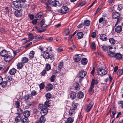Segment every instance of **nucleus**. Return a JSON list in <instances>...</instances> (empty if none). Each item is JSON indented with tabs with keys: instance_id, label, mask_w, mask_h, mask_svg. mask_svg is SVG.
I'll list each match as a JSON object with an SVG mask.
<instances>
[{
	"instance_id": "nucleus-1",
	"label": "nucleus",
	"mask_w": 123,
	"mask_h": 123,
	"mask_svg": "<svg viewBox=\"0 0 123 123\" xmlns=\"http://www.w3.org/2000/svg\"><path fill=\"white\" fill-rule=\"evenodd\" d=\"M98 74L101 76H103L107 74V71L106 68L105 67L99 68L97 69Z\"/></svg>"
},
{
	"instance_id": "nucleus-2",
	"label": "nucleus",
	"mask_w": 123,
	"mask_h": 123,
	"mask_svg": "<svg viewBox=\"0 0 123 123\" xmlns=\"http://www.w3.org/2000/svg\"><path fill=\"white\" fill-rule=\"evenodd\" d=\"M115 51H110L108 53L109 56L111 57H114L116 59L119 60L122 58V55L119 53H114Z\"/></svg>"
},
{
	"instance_id": "nucleus-3",
	"label": "nucleus",
	"mask_w": 123,
	"mask_h": 123,
	"mask_svg": "<svg viewBox=\"0 0 123 123\" xmlns=\"http://www.w3.org/2000/svg\"><path fill=\"white\" fill-rule=\"evenodd\" d=\"M98 83V81L94 79L92 80L89 89V93L92 94L94 92V90L93 89L94 85H97Z\"/></svg>"
},
{
	"instance_id": "nucleus-4",
	"label": "nucleus",
	"mask_w": 123,
	"mask_h": 123,
	"mask_svg": "<svg viewBox=\"0 0 123 123\" xmlns=\"http://www.w3.org/2000/svg\"><path fill=\"white\" fill-rule=\"evenodd\" d=\"M11 7L14 9H18L21 7V4L17 1H13L12 3Z\"/></svg>"
},
{
	"instance_id": "nucleus-5",
	"label": "nucleus",
	"mask_w": 123,
	"mask_h": 123,
	"mask_svg": "<svg viewBox=\"0 0 123 123\" xmlns=\"http://www.w3.org/2000/svg\"><path fill=\"white\" fill-rule=\"evenodd\" d=\"M25 12L22 9L17 10L15 11V15L17 17H19L24 15Z\"/></svg>"
},
{
	"instance_id": "nucleus-6",
	"label": "nucleus",
	"mask_w": 123,
	"mask_h": 123,
	"mask_svg": "<svg viewBox=\"0 0 123 123\" xmlns=\"http://www.w3.org/2000/svg\"><path fill=\"white\" fill-rule=\"evenodd\" d=\"M93 105V103L92 101L88 105H85L84 106V109L85 111L87 112L89 111L92 108Z\"/></svg>"
},
{
	"instance_id": "nucleus-7",
	"label": "nucleus",
	"mask_w": 123,
	"mask_h": 123,
	"mask_svg": "<svg viewBox=\"0 0 123 123\" xmlns=\"http://www.w3.org/2000/svg\"><path fill=\"white\" fill-rule=\"evenodd\" d=\"M68 11V8L66 6H63L62 7L61 9H58L57 10V12L59 13L65 14L67 13Z\"/></svg>"
},
{
	"instance_id": "nucleus-8",
	"label": "nucleus",
	"mask_w": 123,
	"mask_h": 123,
	"mask_svg": "<svg viewBox=\"0 0 123 123\" xmlns=\"http://www.w3.org/2000/svg\"><path fill=\"white\" fill-rule=\"evenodd\" d=\"M111 108L107 115L109 114H110L111 118H114V115L116 114V111L114 108H112V111H111Z\"/></svg>"
},
{
	"instance_id": "nucleus-9",
	"label": "nucleus",
	"mask_w": 123,
	"mask_h": 123,
	"mask_svg": "<svg viewBox=\"0 0 123 123\" xmlns=\"http://www.w3.org/2000/svg\"><path fill=\"white\" fill-rule=\"evenodd\" d=\"M112 15L113 18L114 19H121L120 18V14L119 12H114L112 13Z\"/></svg>"
},
{
	"instance_id": "nucleus-10",
	"label": "nucleus",
	"mask_w": 123,
	"mask_h": 123,
	"mask_svg": "<svg viewBox=\"0 0 123 123\" xmlns=\"http://www.w3.org/2000/svg\"><path fill=\"white\" fill-rule=\"evenodd\" d=\"M81 56V55L80 54L75 55L74 57V60L75 62H78L80 60Z\"/></svg>"
},
{
	"instance_id": "nucleus-11",
	"label": "nucleus",
	"mask_w": 123,
	"mask_h": 123,
	"mask_svg": "<svg viewBox=\"0 0 123 123\" xmlns=\"http://www.w3.org/2000/svg\"><path fill=\"white\" fill-rule=\"evenodd\" d=\"M100 47H101L103 50L105 51H107L109 49H112V47L110 46H107L105 45H101Z\"/></svg>"
},
{
	"instance_id": "nucleus-12",
	"label": "nucleus",
	"mask_w": 123,
	"mask_h": 123,
	"mask_svg": "<svg viewBox=\"0 0 123 123\" xmlns=\"http://www.w3.org/2000/svg\"><path fill=\"white\" fill-rule=\"evenodd\" d=\"M43 57L45 59H48L49 58V54L48 52L44 51L42 54Z\"/></svg>"
},
{
	"instance_id": "nucleus-13",
	"label": "nucleus",
	"mask_w": 123,
	"mask_h": 123,
	"mask_svg": "<svg viewBox=\"0 0 123 123\" xmlns=\"http://www.w3.org/2000/svg\"><path fill=\"white\" fill-rule=\"evenodd\" d=\"M86 72L84 71L81 70L79 73V75L80 78H82L85 77L86 74Z\"/></svg>"
},
{
	"instance_id": "nucleus-14",
	"label": "nucleus",
	"mask_w": 123,
	"mask_h": 123,
	"mask_svg": "<svg viewBox=\"0 0 123 123\" xmlns=\"http://www.w3.org/2000/svg\"><path fill=\"white\" fill-rule=\"evenodd\" d=\"M13 57V56H10L9 55H7L5 57V61L6 62H9L11 61L12 60V57Z\"/></svg>"
},
{
	"instance_id": "nucleus-15",
	"label": "nucleus",
	"mask_w": 123,
	"mask_h": 123,
	"mask_svg": "<svg viewBox=\"0 0 123 123\" xmlns=\"http://www.w3.org/2000/svg\"><path fill=\"white\" fill-rule=\"evenodd\" d=\"M48 112L47 109L46 108H44L42 109L40 113L42 116H44Z\"/></svg>"
},
{
	"instance_id": "nucleus-16",
	"label": "nucleus",
	"mask_w": 123,
	"mask_h": 123,
	"mask_svg": "<svg viewBox=\"0 0 123 123\" xmlns=\"http://www.w3.org/2000/svg\"><path fill=\"white\" fill-rule=\"evenodd\" d=\"M99 23H102L103 24L105 25L107 21L105 18L101 17L99 19Z\"/></svg>"
},
{
	"instance_id": "nucleus-17",
	"label": "nucleus",
	"mask_w": 123,
	"mask_h": 123,
	"mask_svg": "<svg viewBox=\"0 0 123 123\" xmlns=\"http://www.w3.org/2000/svg\"><path fill=\"white\" fill-rule=\"evenodd\" d=\"M100 38L102 40L106 41L107 39L106 36L105 34H101L100 36Z\"/></svg>"
},
{
	"instance_id": "nucleus-18",
	"label": "nucleus",
	"mask_w": 123,
	"mask_h": 123,
	"mask_svg": "<svg viewBox=\"0 0 123 123\" xmlns=\"http://www.w3.org/2000/svg\"><path fill=\"white\" fill-rule=\"evenodd\" d=\"M76 96V93L74 92H71L70 94V97L72 100L74 99Z\"/></svg>"
},
{
	"instance_id": "nucleus-19",
	"label": "nucleus",
	"mask_w": 123,
	"mask_h": 123,
	"mask_svg": "<svg viewBox=\"0 0 123 123\" xmlns=\"http://www.w3.org/2000/svg\"><path fill=\"white\" fill-rule=\"evenodd\" d=\"M59 2L58 1H54L52 2L51 5L52 6L56 7L58 6Z\"/></svg>"
},
{
	"instance_id": "nucleus-20",
	"label": "nucleus",
	"mask_w": 123,
	"mask_h": 123,
	"mask_svg": "<svg viewBox=\"0 0 123 123\" xmlns=\"http://www.w3.org/2000/svg\"><path fill=\"white\" fill-rule=\"evenodd\" d=\"M30 115V112L29 111H25L23 113L24 116L26 117H27L29 116Z\"/></svg>"
},
{
	"instance_id": "nucleus-21",
	"label": "nucleus",
	"mask_w": 123,
	"mask_h": 123,
	"mask_svg": "<svg viewBox=\"0 0 123 123\" xmlns=\"http://www.w3.org/2000/svg\"><path fill=\"white\" fill-rule=\"evenodd\" d=\"M45 22V20L44 19H42L41 21L40 24L41 25V27L42 29H43V27L46 28V25L44 24Z\"/></svg>"
},
{
	"instance_id": "nucleus-22",
	"label": "nucleus",
	"mask_w": 123,
	"mask_h": 123,
	"mask_svg": "<svg viewBox=\"0 0 123 123\" xmlns=\"http://www.w3.org/2000/svg\"><path fill=\"white\" fill-rule=\"evenodd\" d=\"M87 60L86 58H82L81 61V64L83 65H86L87 64Z\"/></svg>"
},
{
	"instance_id": "nucleus-23",
	"label": "nucleus",
	"mask_w": 123,
	"mask_h": 123,
	"mask_svg": "<svg viewBox=\"0 0 123 123\" xmlns=\"http://www.w3.org/2000/svg\"><path fill=\"white\" fill-rule=\"evenodd\" d=\"M35 28L36 30L38 32H42L44 31L46 29V28L44 27L43 29H42V30H41L38 27H35Z\"/></svg>"
},
{
	"instance_id": "nucleus-24",
	"label": "nucleus",
	"mask_w": 123,
	"mask_h": 123,
	"mask_svg": "<svg viewBox=\"0 0 123 123\" xmlns=\"http://www.w3.org/2000/svg\"><path fill=\"white\" fill-rule=\"evenodd\" d=\"M7 54V52L5 50H3L0 53V54L1 56L5 57Z\"/></svg>"
},
{
	"instance_id": "nucleus-25",
	"label": "nucleus",
	"mask_w": 123,
	"mask_h": 123,
	"mask_svg": "<svg viewBox=\"0 0 123 123\" xmlns=\"http://www.w3.org/2000/svg\"><path fill=\"white\" fill-rule=\"evenodd\" d=\"M46 120L45 117L43 116L40 117L39 119V122L41 123H44Z\"/></svg>"
},
{
	"instance_id": "nucleus-26",
	"label": "nucleus",
	"mask_w": 123,
	"mask_h": 123,
	"mask_svg": "<svg viewBox=\"0 0 123 123\" xmlns=\"http://www.w3.org/2000/svg\"><path fill=\"white\" fill-rule=\"evenodd\" d=\"M78 97L79 98H82L84 96V94L83 92L81 91L79 92L77 94Z\"/></svg>"
},
{
	"instance_id": "nucleus-27",
	"label": "nucleus",
	"mask_w": 123,
	"mask_h": 123,
	"mask_svg": "<svg viewBox=\"0 0 123 123\" xmlns=\"http://www.w3.org/2000/svg\"><path fill=\"white\" fill-rule=\"evenodd\" d=\"M21 117L20 115L18 116L15 119V121L16 123H18L20 122L21 119Z\"/></svg>"
},
{
	"instance_id": "nucleus-28",
	"label": "nucleus",
	"mask_w": 123,
	"mask_h": 123,
	"mask_svg": "<svg viewBox=\"0 0 123 123\" xmlns=\"http://www.w3.org/2000/svg\"><path fill=\"white\" fill-rule=\"evenodd\" d=\"M43 15V13L42 12H40L37 14L36 17L37 19L39 20L40 19L41 16Z\"/></svg>"
},
{
	"instance_id": "nucleus-29",
	"label": "nucleus",
	"mask_w": 123,
	"mask_h": 123,
	"mask_svg": "<svg viewBox=\"0 0 123 123\" xmlns=\"http://www.w3.org/2000/svg\"><path fill=\"white\" fill-rule=\"evenodd\" d=\"M53 86L51 84H49L47 85L46 87V89L47 91H50L53 88Z\"/></svg>"
},
{
	"instance_id": "nucleus-30",
	"label": "nucleus",
	"mask_w": 123,
	"mask_h": 123,
	"mask_svg": "<svg viewBox=\"0 0 123 123\" xmlns=\"http://www.w3.org/2000/svg\"><path fill=\"white\" fill-rule=\"evenodd\" d=\"M122 30V27L121 26H118L115 29V31L116 32L119 33Z\"/></svg>"
},
{
	"instance_id": "nucleus-31",
	"label": "nucleus",
	"mask_w": 123,
	"mask_h": 123,
	"mask_svg": "<svg viewBox=\"0 0 123 123\" xmlns=\"http://www.w3.org/2000/svg\"><path fill=\"white\" fill-rule=\"evenodd\" d=\"M16 72V69L14 68H13L11 69L9 71L10 74L12 75L14 74Z\"/></svg>"
},
{
	"instance_id": "nucleus-32",
	"label": "nucleus",
	"mask_w": 123,
	"mask_h": 123,
	"mask_svg": "<svg viewBox=\"0 0 123 123\" xmlns=\"http://www.w3.org/2000/svg\"><path fill=\"white\" fill-rule=\"evenodd\" d=\"M35 38L36 39L35 41H33L34 43H35L40 40L42 39V37L40 35H38L35 37Z\"/></svg>"
},
{
	"instance_id": "nucleus-33",
	"label": "nucleus",
	"mask_w": 123,
	"mask_h": 123,
	"mask_svg": "<svg viewBox=\"0 0 123 123\" xmlns=\"http://www.w3.org/2000/svg\"><path fill=\"white\" fill-rule=\"evenodd\" d=\"M28 60L26 57H24L22 58V61L23 63H25L28 62Z\"/></svg>"
},
{
	"instance_id": "nucleus-34",
	"label": "nucleus",
	"mask_w": 123,
	"mask_h": 123,
	"mask_svg": "<svg viewBox=\"0 0 123 123\" xmlns=\"http://www.w3.org/2000/svg\"><path fill=\"white\" fill-rule=\"evenodd\" d=\"M77 35L78 37V39H80L81 38H82L83 36V34L82 32H80L78 33Z\"/></svg>"
},
{
	"instance_id": "nucleus-35",
	"label": "nucleus",
	"mask_w": 123,
	"mask_h": 123,
	"mask_svg": "<svg viewBox=\"0 0 123 123\" xmlns=\"http://www.w3.org/2000/svg\"><path fill=\"white\" fill-rule=\"evenodd\" d=\"M75 110L73 109H70L69 110V115L70 116L74 115L75 114Z\"/></svg>"
},
{
	"instance_id": "nucleus-36",
	"label": "nucleus",
	"mask_w": 123,
	"mask_h": 123,
	"mask_svg": "<svg viewBox=\"0 0 123 123\" xmlns=\"http://www.w3.org/2000/svg\"><path fill=\"white\" fill-rule=\"evenodd\" d=\"M63 62H60L58 64V69L61 70L63 67Z\"/></svg>"
},
{
	"instance_id": "nucleus-37",
	"label": "nucleus",
	"mask_w": 123,
	"mask_h": 123,
	"mask_svg": "<svg viewBox=\"0 0 123 123\" xmlns=\"http://www.w3.org/2000/svg\"><path fill=\"white\" fill-rule=\"evenodd\" d=\"M23 63H19L17 65V68L18 69H20L23 67Z\"/></svg>"
},
{
	"instance_id": "nucleus-38",
	"label": "nucleus",
	"mask_w": 123,
	"mask_h": 123,
	"mask_svg": "<svg viewBox=\"0 0 123 123\" xmlns=\"http://www.w3.org/2000/svg\"><path fill=\"white\" fill-rule=\"evenodd\" d=\"M67 121V123H72L74 121L73 118L71 117H69Z\"/></svg>"
},
{
	"instance_id": "nucleus-39",
	"label": "nucleus",
	"mask_w": 123,
	"mask_h": 123,
	"mask_svg": "<svg viewBox=\"0 0 123 123\" xmlns=\"http://www.w3.org/2000/svg\"><path fill=\"white\" fill-rule=\"evenodd\" d=\"M7 85V82L6 81H4L1 82L0 85H1V86L3 87H4L6 86Z\"/></svg>"
},
{
	"instance_id": "nucleus-40",
	"label": "nucleus",
	"mask_w": 123,
	"mask_h": 123,
	"mask_svg": "<svg viewBox=\"0 0 123 123\" xmlns=\"http://www.w3.org/2000/svg\"><path fill=\"white\" fill-rule=\"evenodd\" d=\"M17 114H18V115H20L23 112V111L20 108H18L17 109Z\"/></svg>"
},
{
	"instance_id": "nucleus-41",
	"label": "nucleus",
	"mask_w": 123,
	"mask_h": 123,
	"mask_svg": "<svg viewBox=\"0 0 123 123\" xmlns=\"http://www.w3.org/2000/svg\"><path fill=\"white\" fill-rule=\"evenodd\" d=\"M123 9V6L121 4H120L117 7V10L118 11L120 12L121 11V10Z\"/></svg>"
},
{
	"instance_id": "nucleus-42",
	"label": "nucleus",
	"mask_w": 123,
	"mask_h": 123,
	"mask_svg": "<svg viewBox=\"0 0 123 123\" xmlns=\"http://www.w3.org/2000/svg\"><path fill=\"white\" fill-rule=\"evenodd\" d=\"M109 42L112 44L113 45L115 43V42L114 39L112 38H109Z\"/></svg>"
},
{
	"instance_id": "nucleus-43",
	"label": "nucleus",
	"mask_w": 123,
	"mask_h": 123,
	"mask_svg": "<svg viewBox=\"0 0 123 123\" xmlns=\"http://www.w3.org/2000/svg\"><path fill=\"white\" fill-rule=\"evenodd\" d=\"M90 22L89 20H86L85 21L84 23V25L86 26H89L90 24Z\"/></svg>"
},
{
	"instance_id": "nucleus-44",
	"label": "nucleus",
	"mask_w": 123,
	"mask_h": 123,
	"mask_svg": "<svg viewBox=\"0 0 123 123\" xmlns=\"http://www.w3.org/2000/svg\"><path fill=\"white\" fill-rule=\"evenodd\" d=\"M123 73V70L122 69H120L118 70L117 74L118 76H119L122 75Z\"/></svg>"
},
{
	"instance_id": "nucleus-45",
	"label": "nucleus",
	"mask_w": 123,
	"mask_h": 123,
	"mask_svg": "<svg viewBox=\"0 0 123 123\" xmlns=\"http://www.w3.org/2000/svg\"><path fill=\"white\" fill-rule=\"evenodd\" d=\"M22 121L23 123H28V119L27 117H25L23 119Z\"/></svg>"
},
{
	"instance_id": "nucleus-46",
	"label": "nucleus",
	"mask_w": 123,
	"mask_h": 123,
	"mask_svg": "<svg viewBox=\"0 0 123 123\" xmlns=\"http://www.w3.org/2000/svg\"><path fill=\"white\" fill-rule=\"evenodd\" d=\"M78 105V104L77 103H74V102L73 103V104L72 105L73 108V109L75 110L77 108V106Z\"/></svg>"
},
{
	"instance_id": "nucleus-47",
	"label": "nucleus",
	"mask_w": 123,
	"mask_h": 123,
	"mask_svg": "<svg viewBox=\"0 0 123 123\" xmlns=\"http://www.w3.org/2000/svg\"><path fill=\"white\" fill-rule=\"evenodd\" d=\"M51 69L50 65L49 64H46V65L45 69L47 71H49Z\"/></svg>"
},
{
	"instance_id": "nucleus-48",
	"label": "nucleus",
	"mask_w": 123,
	"mask_h": 123,
	"mask_svg": "<svg viewBox=\"0 0 123 123\" xmlns=\"http://www.w3.org/2000/svg\"><path fill=\"white\" fill-rule=\"evenodd\" d=\"M107 87V85L106 84H103V91L104 92H105L106 91Z\"/></svg>"
},
{
	"instance_id": "nucleus-49",
	"label": "nucleus",
	"mask_w": 123,
	"mask_h": 123,
	"mask_svg": "<svg viewBox=\"0 0 123 123\" xmlns=\"http://www.w3.org/2000/svg\"><path fill=\"white\" fill-rule=\"evenodd\" d=\"M96 44L95 43V42H92L91 45V48L92 49H95L96 48Z\"/></svg>"
},
{
	"instance_id": "nucleus-50",
	"label": "nucleus",
	"mask_w": 123,
	"mask_h": 123,
	"mask_svg": "<svg viewBox=\"0 0 123 123\" xmlns=\"http://www.w3.org/2000/svg\"><path fill=\"white\" fill-rule=\"evenodd\" d=\"M51 94L50 93H48L46 94L45 96L47 100L49 99L51 97Z\"/></svg>"
},
{
	"instance_id": "nucleus-51",
	"label": "nucleus",
	"mask_w": 123,
	"mask_h": 123,
	"mask_svg": "<svg viewBox=\"0 0 123 123\" xmlns=\"http://www.w3.org/2000/svg\"><path fill=\"white\" fill-rule=\"evenodd\" d=\"M70 31V28H69V27L67 28L65 31L66 35H68Z\"/></svg>"
},
{
	"instance_id": "nucleus-52",
	"label": "nucleus",
	"mask_w": 123,
	"mask_h": 123,
	"mask_svg": "<svg viewBox=\"0 0 123 123\" xmlns=\"http://www.w3.org/2000/svg\"><path fill=\"white\" fill-rule=\"evenodd\" d=\"M55 79V76L54 75H52L51 77L50 80L51 82H54Z\"/></svg>"
},
{
	"instance_id": "nucleus-53",
	"label": "nucleus",
	"mask_w": 123,
	"mask_h": 123,
	"mask_svg": "<svg viewBox=\"0 0 123 123\" xmlns=\"http://www.w3.org/2000/svg\"><path fill=\"white\" fill-rule=\"evenodd\" d=\"M28 38L29 39L30 41H31L34 38L33 35L32 34L30 33L28 35Z\"/></svg>"
},
{
	"instance_id": "nucleus-54",
	"label": "nucleus",
	"mask_w": 123,
	"mask_h": 123,
	"mask_svg": "<svg viewBox=\"0 0 123 123\" xmlns=\"http://www.w3.org/2000/svg\"><path fill=\"white\" fill-rule=\"evenodd\" d=\"M5 78L6 80L7 81H11L12 80V78L11 76H6Z\"/></svg>"
},
{
	"instance_id": "nucleus-55",
	"label": "nucleus",
	"mask_w": 123,
	"mask_h": 123,
	"mask_svg": "<svg viewBox=\"0 0 123 123\" xmlns=\"http://www.w3.org/2000/svg\"><path fill=\"white\" fill-rule=\"evenodd\" d=\"M15 107L17 108H19L20 106V103L18 101H16L15 102Z\"/></svg>"
},
{
	"instance_id": "nucleus-56",
	"label": "nucleus",
	"mask_w": 123,
	"mask_h": 123,
	"mask_svg": "<svg viewBox=\"0 0 123 123\" xmlns=\"http://www.w3.org/2000/svg\"><path fill=\"white\" fill-rule=\"evenodd\" d=\"M45 86L44 84L43 83H41L39 85V87L40 90L44 88Z\"/></svg>"
},
{
	"instance_id": "nucleus-57",
	"label": "nucleus",
	"mask_w": 123,
	"mask_h": 123,
	"mask_svg": "<svg viewBox=\"0 0 123 123\" xmlns=\"http://www.w3.org/2000/svg\"><path fill=\"white\" fill-rule=\"evenodd\" d=\"M35 54V52L33 51H31L29 55L31 57H33Z\"/></svg>"
},
{
	"instance_id": "nucleus-58",
	"label": "nucleus",
	"mask_w": 123,
	"mask_h": 123,
	"mask_svg": "<svg viewBox=\"0 0 123 123\" xmlns=\"http://www.w3.org/2000/svg\"><path fill=\"white\" fill-rule=\"evenodd\" d=\"M30 98V96L28 94L25 95L24 97V98L25 100H27Z\"/></svg>"
},
{
	"instance_id": "nucleus-59",
	"label": "nucleus",
	"mask_w": 123,
	"mask_h": 123,
	"mask_svg": "<svg viewBox=\"0 0 123 123\" xmlns=\"http://www.w3.org/2000/svg\"><path fill=\"white\" fill-rule=\"evenodd\" d=\"M49 58L50 60H53L54 58V55L53 54H49Z\"/></svg>"
},
{
	"instance_id": "nucleus-60",
	"label": "nucleus",
	"mask_w": 123,
	"mask_h": 123,
	"mask_svg": "<svg viewBox=\"0 0 123 123\" xmlns=\"http://www.w3.org/2000/svg\"><path fill=\"white\" fill-rule=\"evenodd\" d=\"M31 94L32 95L35 96L37 94V93L36 91L35 90L32 91L31 92Z\"/></svg>"
},
{
	"instance_id": "nucleus-61",
	"label": "nucleus",
	"mask_w": 123,
	"mask_h": 123,
	"mask_svg": "<svg viewBox=\"0 0 123 123\" xmlns=\"http://www.w3.org/2000/svg\"><path fill=\"white\" fill-rule=\"evenodd\" d=\"M19 51L18 50H17L15 51H14L13 52V57H14L17 53H18L19 52Z\"/></svg>"
},
{
	"instance_id": "nucleus-62",
	"label": "nucleus",
	"mask_w": 123,
	"mask_h": 123,
	"mask_svg": "<svg viewBox=\"0 0 123 123\" xmlns=\"http://www.w3.org/2000/svg\"><path fill=\"white\" fill-rule=\"evenodd\" d=\"M46 9L48 11H50L51 10V8L47 4H46Z\"/></svg>"
},
{
	"instance_id": "nucleus-63",
	"label": "nucleus",
	"mask_w": 123,
	"mask_h": 123,
	"mask_svg": "<svg viewBox=\"0 0 123 123\" xmlns=\"http://www.w3.org/2000/svg\"><path fill=\"white\" fill-rule=\"evenodd\" d=\"M75 46L73 44L72 45L71 47L69 48L68 49L71 50H73L74 49H75Z\"/></svg>"
},
{
	"instance_id": "nucleus-64",
	"label": "nucleus",
	"mask_w": 123,
	"mask_h": 123,
	"mask_svg": "<svg viewBox=\"0 0 123 123\" xmlns=\"http://www.w3.org/2000/svg\"><path fill=\"white\" fill-rule=\"evenodd\" d=\"M96 36V33L95 32H93L91 35V37L93 38H95Z\"/></svg>"
}]
</instances>
